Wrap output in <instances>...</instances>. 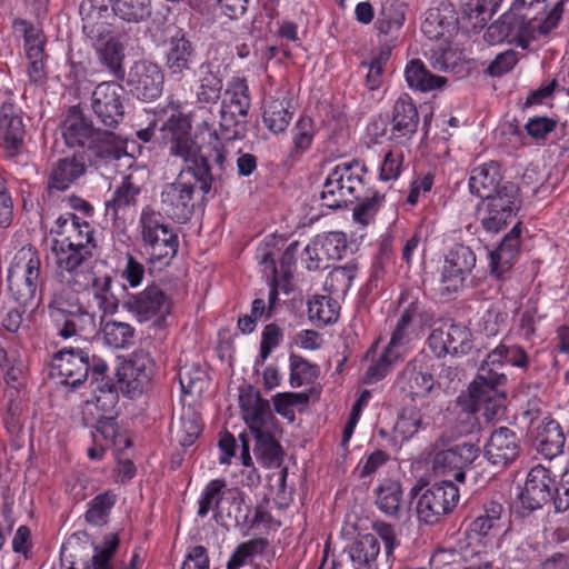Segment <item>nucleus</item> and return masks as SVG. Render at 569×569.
Returning <instances> with one entry per match:
<instances>
[{
    "label": "nucleus",
    "instance_id": "obj_1",
    "mask_svg": "<svg viewBox=\"0 0 569 569\" xmlns=\"http://www.w3.org/2000/svg\"><path fill=\"white\" fill-rule=\"evenodd\" d=\"M506 363L526 370L529 356L518 345L502 340L491 350L481 363L468 392L458 397V405L469 413L482 411L487 421L498 417L505 410L507 376L499 371Z\"/></svg>",
    "mask_w": 569,
    "mask_h": 569
},
{
    "label": "nucleus",
    "instance_id": "obj_2",
    "mask_svg": "<svg viewBox=\"0 0 569 569\" xmlns=\"http://www.w3.org/2000/svg\"><path fill=\"white\" fill-rule=\"evenodd\" d=\"M161 139L169 143L170 154L180 158L184 167L179 173L190 176L199 182L200 190L207 194L211 190L213 176L208 158L200 154L198 144L189 133V123L181 114H172L160 128Z\"/></svg>",
    "mask_w": 569,
    "mask_h": 569
},
{
    "label": "nucleus",
    "instance_id": "obj_3",
    "mask_svg": "<svg viewBox=\"0 0 569 569\" xmlns=\"http://www.w3.org/2000/svg\"><path fill=\"white\" fill-rule=\"evenodd\" d=\"M367 168L359 160L337 164L326 178L320 200L329 209L352 204L365 194Z\"/></svg>",
    "mask_w": 569,
    "mask_h": 569
},
{
    "label": "nucleus",
    "instance_id": "obj_4",
    "mask_svg": "<svg viewBox=\"0 0 569 569\" xmlns=\"http://www.w3.org/2000/svg\"><path fill=\"white\" fill-rule=\"evenodd\" d=\"M142 247L148 254V262L162 268L170 264L179 247V238L164 221L161 212L144 207L139 219Z\"/></svg>",
    "mask_w": 569,
    "mask_h": 569
},
{
    "label": "nucleus",
    "instance_id": "obj_5",
    "mask_svg": "<svg viewBox=\"0 0 569 569\" xmlns=\"http://www.w3.org/2000/svg\"><path fill=\"white\" fill-rule=\"evenodd\" d=\"M41 280V258L32 247L19 249L10 262L7 274V288L11 299L23 308L34 305Z\"/></svg>",
    "mask_w": 569,
    "mask_h": 569
},
{
    "label": "nucleus",
    "instance_id": "obj_6",
    "mask_svg": "<svg viewBox=\"0 0 569 569\" xmlns=\"http://www.w3.org/2000/svg\"><path fill=\"white\" fill-rule=\"evenodd\" d=\"M244 498V493L237 487L228 488L224 479H213L206 485L201 492L197 515L200 518H204L212 511L214 518L219 519L224 513L223 503L228 502L231 508L227 510V517L233 518L237 523L244 522L249 512L248 508L246 511L242 510Z\"/></svg>",
    "mask_w": 569,
    "mask_h": 569
},
{
    "label": "nucleus",
    "instance_id": "obj_7",
    "mask_svg": "<svg viewBox=\"0 0 569 569\" xmlns=\"http://www.w3.org/2000/svg\"><path fill=\"white\" fill-rule=\"evenodd\" d=\"M52 252L56 257V264L59 273L64 278L67 286L76 291H83L90 284L91 259L93 250L76 248L63 244V242H52Z\"/></svg>",
    "mask_w": 569,
    "mask_h": 569
},
{
    "label": "nucleus",
    "instance_id": "obj_8",
    "mask_svg": "<svg viewBox=\"0 0 569 569\" xmlns=\"http://www.w3.org/2000/svg\"><path fill=\"white\" fill-rule=\"evenodd\" d=\"M518 191L515 183L507 182L496 196L485 199L479 208V220L487 232L497 233L511 222L520 208Z\"/></svg>",
    "mask_w": 569,
    "mask_h": 569
},
{
    "label": "nucleus",
    "instance_id": "obj_9",
    "mask_svg": "<svg viewBox=\"0 0 569 569\" xmlns=\"http://www.w3.org/2000/svg\"><path fill=\"white\" fill-rule=\"evenodd\" d=\"M197 49L187 32L179 27L168 26L163 40V62L168 74L181 81L192 70Z\"/></svg>",
    "mask_w": 569,
    "mask_h": 569
},
{
    "label": "nucleus",
    "instance_id": "obj_10",
    "mask_svg": "<svg viewBox=\"0 0 569 569\" xmlns=\"http://www.w3.org/2000/svg\"><path fill=\"white\" fill-rule=\"evenodd\" d=\"M197 183L190 176L179 173L173 182L164 184L160 193V212L176 222H188L194 211Z\"/></svg>",
    "mask_w": 569,
    "mask_h": 569
},
{
    "label": "nucleus",
    "instance_id": "obj_11",
    "mask_svg": "<svg viewBox=\"0 0 569 569\" xmlns=\"http://www.w3.org/2000/svg\"><path fill=\"white\" fill-rule=\"evenodd\" d=\"M48 308L59 336L64 339L73 336L88 337L97 331L96 315L79 305L67 308L62 297L54 296Z\"/></svg>",
    "mask_w": 569,
    "mask_h": 569
},
{
    "label": "nucleus",
    "instance_id": "obj_12",
    "mask_svg": "<svg viewBox=\"0 0 569 569\" xmlns=\"http://www.w3.org/2000/svg\"><path fill=\"white\" fill-rule=\"evenodd\" d=\"M459 498V489L451 480L433 483L423 491L417 502L419 520L426 525L439 522L455 509Z\"/></svg>",
    "mask_w": 569,
    "mask_h": 569
},
{
    "label": "nucleus",
    "instance_id": "obj_13",
    "mask_svg": "<svg viewBox=\"0 0 569 569\" xmlns=\"http://www.w3.org/2000/svg\"><path fill=\"white\" fill-rule=\"evenodd\" d=\"M251 106L250 91L247 80L241 77L228 82L224 98L220 106V128L226 139L239 137L237 117L246 118Z\"/></svg>",
    "mask_w": 569,
    "mask_h": 569
},
{
    "label": "nucleus",
    "instance_id": "obj_14",
    "mask_svg": "<svg viewBox=\"0 0 569 569\" xmlns=\"http://www.w3.org/2000/svg\"><path fill=\"white\" fill-rule=\"evenodd\" d=\"M532 30L529 13H518L517 9L512 8L487 28L483 38L490 44L507 41L527 48L528 43L535 40Z\"/></svg>",
    "mask_w": 569,
    "mask_h": 569
},
{
    "label": "nucleus",
    "instance_id": "obj_15",
    "mask_svg": "<svg viewBox=\"0 0 569 569\" xmlns=\"http://www.w3.org/2000/svg\"><path fill=\"white\" fill-rule=\"evenodd\" d=\"M480 449L468 442L456 445L448 449L433 446L432 470L438 476L452 477L458 482L466 479V470L479 457Z\"/></svg>",
    "mask_w": 569,
    "mask_h": 569
},
{
    "label": "nucleus",
    "instance_id": "obj_16",
    "mask_svg": "<svg viewBox=\"0 0 569 569\" xmlns=\"http://www.w3.org/2000/svg\"><path fill=\"white\" fill-rule=\"evenodd\" d=\"M89 350L63 348L53 356L51 376L59 383L78 389L89 377Z\"/></svg>",
    "mask_w": 569,
    "mask_h": 569
},
{
    "label": "nucleus",
    "instance_id": "obj_17",
    "mask_svg": "<svg viewBox=\"0 0 569 569\" xmlns=\"http://www.w3.org/2000/svg\"><path fill=\"white\" fill-rule=\"evenodd\" d=\"M124 89L114 81L99 83L91 94V110L97 120L108 128H116L124 118Z\"/></svg>",
    "mask_w": 569,
    "mask_h": 569
},
{
    "label": "nucleus",
    "instance_id": "obj_18",
    "mask_svg": "<svg viewBox=\"0 0 569 569\" xmlns=\"http://www.w3.org/2000/svg\"><path fill=\"white\" fill-rule=\"evenodd\" d=\"M156 363L143 349L132 352L119 379L120 389L130 399L141 396L151 385Z\"/></svg>",
    "mask_w": 569,
    "mask_h": 569
},
{
    "label": "nucleus",
    "instance_id": "obj_19",
    "mask_svg": "<svg viewBox=\"0 0 569 569\" xmlns=\"http://www.w3.org/2000/svg\"><path fill=\"white\" fill-rule=\"evenodd\" d=\"M122 308L138 321L144 322L156 316L168 315L171 309V299L159 286L150 284L141 292L127 295L122 301Z\"/></svg>",
    "mask_w": 569,
    "mask_h": 569
},
{
    "label": "nucleus",
    "instance_id": "obj_20",
    "mask_svg": "<svg viewBox=\"0 0 569 569\" xmlns=\"http://www.w3.org/2000/svg\"><path fill=\"white\" fill-rule=\"evenodd\" d=\"M163 79V72L157 63L140 60L130 68L127 86L139 100L153 101L162 93Z\"/></svg>",
    "mask_w": 569,
    "mask_h": 569
},
{
    "label": "nucleus",
    "instance_id": "obj_21",
    "mask_svg": "<svg viewBox=\"0 0 569 569\" xmlns=\"http://www.w3.org/2000/svg\"><path fill=\"white\" fill-rule=\"evenodd\" d=\"M471 331L461 323H443L435 328L428 345L437 357L467 355L472 349Z\"/></svg>",
    "mask_w": 569,
    "mask_h": 569
},
{
    "label": "nucleus",
    "instance_id": "obj_22",
    "mask_svg": "<svg viewBox=\"0 0 569 569\" xmlns=\"http://www.w3.org/2000/svg\"><path fill=\"white\" fill-rule=\"evenodd\" d=\"M419 121L415 102L408 94H401L392 107L388 140L396 146H408L418 130Z\"/></svg>",
    "mask_w": 569,
    "mask_h": 569
},
{
    "label": "nucleus",
    "instance_id": "obj_23",
    "mask_svg": "<svg viewBox=\"0 0 569 569\" xmlns=\"http://www.w3.org/2000/svg\"><path fill=\"white\" fill-rule=\"evenodd\" d=\"M298 246V241H293L283 252H280L279 249L270 246L268 242L258 248L257 259L259 260L267 280H271L273 284H279V280L283 282L289 281L292 274Z\"/></svg>",
    "mask_w": 569,
    "mask_h": 569
},
{
    "label": "nucleus",
    "instance_id": "obj_24",
    "mask_svg": "<svg viewBox=\"0 0 569 569\" xmlns=\"http://www.w3.org/2000/svg\"><path fill=\"white\" fill-rule=\"evenodd\" d=\"M555 485V476L549 469L541 465L532 467L520 495L522 506L530 511L542 508L552 501Z\"/></svg>",
    "mask_w": 569,
    "mask_h": 569
},
{
    "label": "nucleus",
    "instance_id": "obj_25",
    "mask_svg": "<svg viewBox=\"0 0 569 569\" xmlns=\"http://www.w3.org/2000/svg\"><path fill=\"white\" fill-rule=\"evenodd\" d=\"M427 356L409 361L397 378V385L412 401L425 398L435 388L433 375L427 371Z\"/></svg>",
    "mask_w": 569,
    "mask_h": 569
},
{
    "label": "nucleus",
    "instance_id": "obj_26",
    "mask_svg": "<svg viewBox=\"0 0 569 569\" xmlns=\"http://www.w3.org/2000/svg\"><path fill=\"white\" fill-rule=\"evenodd\" d=\"M239 402L250 432L276 429L277 419L269 401L253 387H248V390L240 395Z\"/></svg>",
    "mask_w": 569,
    "mask_h": 569
},
{
    "label": "nucleus",
    "instance_id": "obj_27",
    "mask_svg": "<svg viewBox=\"0 0 569 569\" xmlns=\"http://www.w3.org/2000/svg\"><path fill=\"white\" fill-rule=\"evenodd\" d=\"M224 72L217 60H206L196 71V99L200 104H216L223 90Z\"/></svg>",
    "mask_w": 569,
    "mask_h": 569
},
{
    "label": "nucleus",
    "instance_id": "obj_28",
    "mask_svg": "<svg viewBox=\"0 0 569 569\" xmlns=\"http://www.w3.org/2000/svg\"><path fill=\"white\" fill-rule=\"evenodd\" d=\"M520 452V442L515 431L500 427L491 432L485 445V456L497 467L505 468L513 462Z\"/></svg>",
    "mask_w": 569,
    "mask_h": 569
},
{
    "label": "nucleus",
    "instance_id": "obj_29",
    "mask_svg": "<svg viewBox=\"0 0 569 569\" xmlns=\"http://www.w3.org/2000/svg\"><path fill=\"white\" fill-rule=\"evenodd\" d=\"M56 232L60 236L66 234V237L61 240H53L54 242H63L70 247L89 250L96 249L94 230L88 221L72 212H67L56 220Z\"/></svg>",
    "mask_w": 569,
    "mask_h": 569
},
{
    "label": "nucleus",
    "instance_id": "obj_30",
    "mask_svg": "<svg viewBox=\"0 0 569 569\" xmlns=\"http://www.w3.org/2000/svg\"><path fill=\"white\" fill-rule=\"evenodd\" d=\"M458 24V14L452 3L442 1L426 11L421 32L430 40L450 37Z\"/></svg>",
    "mask_w": 569,
    "mask_h": 569
},
{
    "label": "nucleus",
    "instance_id": "obj_31",
    "mask_svg": "<svg viewBox=\"0 0 569 569\" xmlns=\"http://www.w3.org/2000/svg\"><path fill=\"white\" fill-rule=\"evenodd\" d=\"M521 223L517 222L496 250L489 252L490 271L498 279L507 278L520 249Z\"/></svg>",
    "mask_w": 569,
    "mask_h": 569
},
{
    "label": "nucleus",
    "instance_id": "obj_32",
    "mask_svg": "<svg viewBox=\"0 0 569 569\" xmlns=\"http://www.w3.org/2000/svg\"><path fill=\"white\" fill-rule=\"evenodd\" d=\"M565 435L560 425L550 417H545L537 427L533 439L536 450L545 458L551 460L563 451Z\"/></svg>",
    "mask_w": 569,
    "mask_h": 569
},
{
    "label": "nucleus",
    "instance_id": "obj_33",
    "mask_svg": "<svg viewBox=\"0 0 569 569\" xmlns=\"http://www.w3.org/2000/svg\"><path fill=\"white\" fill-rule=\"evenodd\" d=\"M86 173V164L77 157H66L51 164L48 189L50 192L66 191Z\"/></svg>",
    "mask_w": 569,
    "mask_h": 569
},
{
    "label": "nucleus",
    "instance_id": "obj_34",
    "mask_svg": "<svg viewBox=\"0 0 569 569\" xmlns=\"http://www.w3.org/2000/svg\"><path fill=\"white\" fill-rule=\"evenodd\" d=\"M353 569H378L380 543L372 533L360 535L345 550Z\"/></svg>",
    "mask_w": 569,
    "mask_h": 569
},
{
    "label": "nucleus",
    "instance_id": "obj_35",
    "mask_svg": "<svg viewBox=\"0 0 569 569\" xmlns=\"http://www.w3.org/2000/svg\"><path fill=\"white\" fill-rule=\"evenodd\" d=\"M500 166L496 161L476 167L469 178V189L472 194L481 199L496 196L500 190L501 181Z\"/></svg>",
    "mask_w": 569,
    "mask_h": 569
},
{
    "label": "nucleus",
    "instance_id": "obj_36",
    "mask_svg": "<svg viewBox=\"0 0 569 569\" xmlns=\"http://www.w3.org/2000/svg\"><path fill=\"white\" fill-rule=\"evenodd\" d=\"M97 130L98 129H94L92 123L83 117L78 107L70 108L62 124L63 139L71 148H87Z\"/></svg>",
    "mask_w": 569,
    "mask_h": 569
},
{
    "label": "nucleus",
    "instance_id": "obj_37",
    "mask_svg": "<svg viewBox=\"0 0 569 569\" xmlns=\"http://www.w3.org/2000/svg\"><path fill=\"white\" fill-rule=\"evenodd\" d=\"M503 506L495 500L483 503L481 513L471 521L469 531L477 538L493 537L502 529Z\"/></svg>",
    "mask_w": 569,
    "mask_h": 569
},
{
    "label": "nucleus",
    "instance_id": "obj_38",
    "mask_svg": "<svg viewBox=\"0 0 569 569\" xmlns=\"http://www.w3.org/2000/svg\"><path fill=\"white\" fill-rule=\"evenodd\" d=\"M377 508L388 517H399L403 490L399 481L387 479L375 489Z\"/></svg>",
    "mask_w": 569,
    "mask_h": 569
},
{
    "label": "nucleus",
    "instance_id": "obj_39",
    "mask_svg": "<svg viewBox=\"0 0 569 569\" xmlns=\"http://www.w3.org/2000/svg\"><path fill=\"white\" fill-rule=\"evenodd\" d=\"M405 77L411 89L421 92L441 88L447 82L446 78L432 74L419 59H412L407 63Z\"/></svg>",
    "mask_w": 569,
    "mask_h": 569
},
{
    "label": "nucleus",
    "instance_id": "obj_40",
    "mask_svg": "<svg viewBox=\"0 0 569 569\" xmlns=\"http://www.w3.org/2000/svg\"><path fill=\"white\" fill-rule=\"evenodd\" d=\"M287 99H269L266 101L262 121L266 128L274 134L282 133L288 128L293 112Z\"/></svg>",
    "mask_w": 569,
    "mask_h": 569
},
{
    "label": "nucleus",
    "instance_id": "obj_41",
    "mask_svg": "<svg viewBox=\"0 0 569 569\" xmlns=\"http://www.w3.org/2000/svg\"><path fill=\"white\" fill-rule=\"evenodd\" d=\"M90 7V12L83 18L82 29L87 37L98 47L99 43L102 44L109 39H113L111 37L113 30L109 22L102 20L109 16L108 7Z\"/></svg>",
    "mask_w": 569,
    "mask_h": 569
},
{
    "label": "nucleus",
    "instance_id": "obj_42",
    "mask_svg": "<svg viewBox=\"0 0 569 569\" xmlns=\"http://www.w3.org/2000/svg\"><path fill=\"white\" fill-rule=\"evenodd\" d=\"M339 302L330 295H316L308 302V316L317 327L336 322L339 318Z\"/></svg>",
    "mask_w": 569,
    "mask_h": 569
},
{
    "label": "nucleus",
    "instance_id": "obj_43",
    "mask_svg": "<svg viewBox=\"0 0 569 569\" xmlns=\"http://www.w3.org/2000/svg\"><path fill=\"white\" fill-rule=\"evenodd\" d=\"M140 187L133 181L131 176H126L119 187L113 192L110 200L106 201V213L116 220L121 210L134 206L140 193Z\"/></svg>",
    "mask_w": 569,
    "mask_h": 569
},
{
    "label": "nucleus",
    "instance_id": "obj_44",
    "mask_svg": "<svg viewBox=\"0 0 569 569\" xmlns=\"http://www.w3.org/2000/svg\"><path fill=\"white\" fill-rule=\"evenodd\" d=\"M112 277L109 274L94 276L90 271V284L84 290H89L90 295L97 302V306L103 313H114L119 306L118 298L111 291Z\"/></svg>",
    "mask_w": 569,
    "mask_h": 569
},
{
    "label": "nucleus",
    "instance_id": "obj_45",
    "mask_svg": "<svg viewBox=\"0 0 569 569\" xmlns=\"http://www.w3.org/2000/svg\"><path fill=\"white\" fill-rule=\"evenodd\" d=\"M87 149L96 159L118 160L123 151L121 140L111 131L97 130Z\"/></svg>",
    "mask_w": 569,
    "mask_h": 569
},
{
    "label": "nucleus",
    "instance_id": "obj_46",
    "mask_svg": "<svg viewBox=\"0 0 569 569\" xmlns=\"http://www.w3.org/2000/svg\"><path fill=\"white\" fill-rule=\"evenodd\" d=\"M116 17L128 23H140L152 14L151 0H109Z\"/></svg>",
    "mask_w": 569,
    "mask_h": 569
},
{
    "label": "nucleus",
    "instance_id": "obj_47",
    "mask_svg": "<svg viewBox=\"0 0 569 569\" xmlns=\"http://www.w3.org/2000/svg\"><path fill=\"white\" fill-rule=\"evenodd\" d=\"M405 19L403 4L398 0H386L381 6L376 28L379 33L393 38L403 26Z\"/></svg>",
    "mask_w": 569,
    "mask_h": 569
},
{
    "label": "nucleus",
    "instance_id": "obj_48",
    "mask_svg": "<svg viewBox=\"0 0 569 569\" xmlns=\"http://www.w3.org/2000/svg\"><path fill=\"white\" fill-rule=\"evenodd\" d=\"M274 430H260L258 432H251L254 438L253 451L258 459L268 466H279L282 460V448L276 440Z\"/></svg>",
    "mask_w": 569,
    "mask_h": 569
},
{
    "label": "nucleus",
    "instance_id": "obj_49",
    "mask_svg": "<svg viewBox=\"0 0 569 569\" xmlns=\"http://www.w3.org/2000/svg\"><path fill=\"white\" fill-rule=\"evenodd\" d=\"M123 50L122 43L116 39H109L97 47L100 63L118 80H123L126 76Z\"/></svg>",
    "mask_w": 569,
    "mask_h": 569
},
{
    "label": "nucleus",
    "instance_id": "obj_50",
    "mask_svg": "<svg viewBox=\"0 0 569 569\" xmlns=\"http://www.w3.org/2000/svg\"><path fill=\"white\" fill-rule=\"evenodd\" d=\"M24 136L26 129L21 117L0 123V137L6 157L14 158L22 152Z\"/></svg>",
    "mask_w": 569,
    "mask_h": 569
},
{
    "label": "nucleus",
    "instance_id": "obj_51",
    "mask_svg": "<svg viewBox=\"0 0 569 569\" xmlns=\"http://www.w3.org/2000/svg\"><path fill=\"white\" fill-rule=\"evenodd\" d=\"M201 431L202 423L200 417L193 411L183 413L179 421L171 427L173 439L184 448L192 446Z\"/></svg>",
    "mask_w": 569,
    "mask_h": 569
},
{
    "label": "nucleus",
    "instance_id": "obj_52",
    "mask_svg": "<svg viewBox=\"0 0 569 569\" xmlns=\"http://www.w3.org/2000/svg\"><path fill=\"white\" fill-rule=\"evenodd\" d=\"M103 341L111 348L124 349L133 343L134 328L121 321H107L101 328Z\"/></svg>",
    "mask_w": 569,
    "mask_h": 569
},
{
    "label": "nucleus",
    "instance_id": "obj_53",
    "mask_svg": "<svg viewBox=\"0 0 569 569\" xmlns=\"http://www.w3.org/2000/svg\"><path fill=\"white\" fill-rule=\"evenodd\" d=\"M90 386L94 393V401L91 403L88 402V410H91V407L103 412H111L114 410L118 402V392L112 380L110 378H99L97 381H90Z\"/></svg>",
    "mask_w": 569,
    "mask_h": 569
},
{
    "label": "nucleus",
    "instance_id": "obj_54",
    "mask_svg": "<svg viewBox=\"0 0 569 569\" xmlns=\"http://www.w3.org/2000/svg\"><path fill=\"white\" fill-rule=\"evenodd\" d=\"M117 501V496L108 490L96 496L89 503L84 519L93 526H103L108 522L109 513Z\"/></svg>",
    "mask_w": 569,
    "mask_h": 569
},
{
    "label": "nucleus",
    "instance_id": "obj_55",
    "mask_svg": "<svg viewBox=\"0 0 569 569\" xmlns=\"http://www.w3.org/2000/svg\"><path fill=\"white\" fill-rule=\"evenodd\" d=\"M383 198V194L367 187L365 194L361 196L359 200H356L357 206L353 208L352 212L355 221L363 226L369 224L378 212Z\"/></svg>",
    "mask_w": 569,
    "mask_h": 569
},
{
    "label": "nucleus",
    "instance_id": "obj_56",
    "mask_svg": "<svg viewBox=\"0 0 569 569\" xmlns=\"http://www.w3.org/2000/svg\"><path fill=\"white\" fill-rule=\"evenodd\" d=\"M357 273V266L355 263H347L335 268L326 278L325 289L329 295H345L351 287L352 281Z\"/></svg>",
    "mask_w": 569,
    "mask_h": 569
},
{
    "label": "nucleus",
    "instance_id": "obj_57",
    "mask_svg": "<svg viewBox=\"0 0 569 569\" xmlns=\"http://www.w3.org/2000/svg\"><path fill=\"white\" fill-rule=\"evenodd\" d=\"M290 386L298 388L303 385L312 383L319 375V368L302 358L301 356L290 355Z\"/></svg>",
    "mask_w": 569,
    "mask_h": 569
},
{
    "label": "nucleus",
    "instance_id": "obj_58",
    "mask_svg": "<svg viewBox=\"0 0 569 569\" xmlns=\"http://www.w3.org/2000/svg\"><path fill=\"white\" fill-rule=\"evenodd\" d=\"M399 305L403 307L400 318L419 328L430 319L429 313L425 309V303L418 297L413 296L411 291L401 293Z\"/></svg>",
    "mask_w": 569,
    "mask_h": 569
},
{
    "label": "nucleus",
    "instance_id": "obj_59",
    "mask_svg": "<svg viewBox=\"0 0 569 569\" xmlns=\"http://www.w3.org/2000/svg\"><path fill=\"white\" fill-rule=\"evenodd\" d=\"M417 329H419V327L416 325L399 318L387 346V348H389V355L396 352L403 357L408 351V346L412 341Z\"/></svg>",
    "mask_w": 569,
    "mask_h": 569
},
{
    "label": "nucleus",
    "instance_id": "obj_60",
    "mask_svg": "<svg viewBox=\"0 0 569 569\" xmlns=\"http://www.w3.org/2000/svg\"><path fill=\"white\" fill-rule=\"evenodd\" d=\"M13 29L16 33L23 38L27 58H37V53H43V41L39 30L31 22L16 19Z\"/></svg>",
    "mask_w": 569,
    "mask_h": 569
},
{
    "label": "nucleus",
    "instance_id": "obj_61",
    "mask_svg": "<svg viewBox=\"0 0 569 569\" xmlns=\"http://www.w3.org/2000/svg\"><path fill=\"white\" fill-rule=\"evenodd\" d=\"M476 254L470 247L456 243L445 256L443 263L449 268H455L466 274H470L476 267Z\"/></svg>",
    "mask_w": 569,
    "mask_h": 569
},
{
    "label": "nucleus",
    "instance_id": "obj_62",
    "mask_svg": "<svg viewBox=\"0 0 569 569\" xmlns=\"http://www.w3.org/2000/svg\"><path fill=\"white\" fill-rule=\"evenodd\" d=\"M468 276L469 274L458 269L449 268L443 263L439 278V295L445 299H450L465 287Z\"/></svg>",
    "mask_w": 569,
    "mask_h": 569
},
{
    "label": "nucleus",
    "instance_id": "obj_63",
    "mask_svg": "<svg viewBox=\"0 0 569 569\" xmlns=\"http://www.w3.org/2000/svg\"><path fill=\"white\" fill-rule=\"evenodd\" d=\"M118 547L119 538L116 533L104 536L102 546L94 547L91 569H114L112 560Z\"/></svg>",
    "mask_w": 569,
    "mask_h": 569
},
{
    "label": "nucleus",
    "instance_id": "obj_64",
    "mask_svg": "<svg viewBox=\"0 0 569 569\" xmlns=\"http://www.w3.org/2000/svg\"><path fill=\"white\" fill-rule=\"evenodd\" d=\"M268 541L263 538L250 539L240 543L227 562V569H239L246 565L247 560L258 553L263 552Z\"/></svg>",
    "mask_w": 569,
    "mask_h": 569
}]
</instances>
